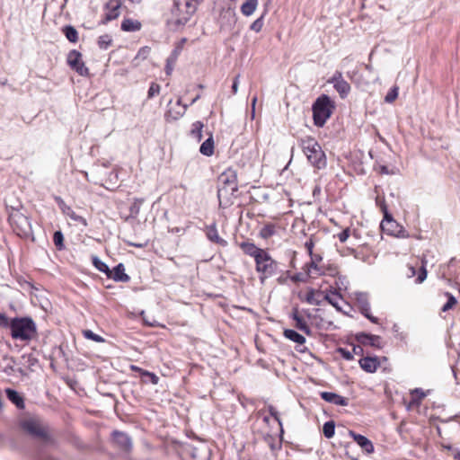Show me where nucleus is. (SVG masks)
<instances>
[{
    "label": "nucleus",
    "mask_w": 460,
    "mask_h": 460,
    "mask_svg": "<svg viewBox=\"0 0 460 460\" xmlns=\"http://www.w3.org/2000/svg\"><path fill=\"white\" fill-rule=\"evenodd\" d=\"M21 428L32 439L41 443L42 445L47 446L54 443V438L50 433L49 426L40 419H25L21 422Z\"/></svg>",
    "instance_id": "nucleus-1"
},
{
    "label": "nucleus",
    "mask_w": 460,
    "mask_h": 460,
    "mask_svg": "<svg viewBox=\"0 0 460 460\" xmlns=\"http://www.w3.org/2000/svg\"><path fill=\"white\" fill-rule=\"evenodd\" d=\"M300 146L312 166L318 170L324 169L327 165L325 153L320 144L312 137L300 139Z\"/></svg>",
    "instance_id": "nucleus-2"
},
{
    "label": "nucleus",
    "mask_w": 460,
    "mask_h": 460,
    "mask_svg": "<svg viewBox=\"0 0 460 460\" xmlns=\"http://www.w3.org/2000/svg\"><path fill=\"white\" fill-rule=\"evenodd\" d=\"M22 206H6L8 221L13 232L20 237L28 238L32 234L31 225L29 218L22 212Z\"/></svg>",
    "instance_id": "nucleus-3"
},
{
    "label": "nucleus",
    "mask_w": 460,
    "mask_h": 460,
    "mask_svg": "<svg viewBox=\"0 0 460 460\" xmlns=\"http://www.w3.org/2000/svg\"><path fill=\"white\" fill-rule=\"evenodd\" d=\"M10 331L12 338L20 341H30L37 332L36 324L30 317L12 318Z\"/></svg>",
    "instance_id": "nucleus-4"
},
{
    "label": "nucleus",
    "mask_w": 460,
    "mask_h": 460,
    "mask_svg": "<svg viewBox=\"0 0 460 460\" xmlns=\"http://www.w3.org/2000/svg\"><path fill=\"white\" fill-rule=\"evenodd\" d=\"M334 108V102L328 95L319 96L312 106L314 125L323 127L331 117Z\"/></svg>",
    "instance_id": "nucleus-5"
},
{
    "label": "nucleus",
    "mask_w": 460,
    "mask_h": 460,
    "mask_svg": "<svg viewBox=\"0 0 460 460\" xmlns=\"http://www.w3.org/2000/svg\"><path fill=\"white\" fill-rule=\"evenodd\" d=\"M255 270L260 274V282L264 284L265 280L278 273L279 262L272 259L270 253L265 251L256 261Z\"/></svg>",
    "instance_id": "nucleus-6"
},
{
    "label": "nucleus",
    "mask_w": 460,
    "mask_h": 460,
    "mask_svg": "<svg viewBox=\"0 0 460 460\" xmlns=\"http://www.w3.org/2000/svg\"><path fill=\"white\" fill-rule=\"evenodd\" d=\"M218 182L217 197L220 201L223 198L234 195L238 190L237 177L234 171L228 170L223 172L218 178Z\"/></svg>",
    "instance_id": "nucleus-7"
},
{
    "label": "nucleus",
    "mask_w": 460,
    "mask_h": 460,
    "mask_svg": "<svg viewBox=\"0 0 460 460\" xmlns=\"http://www.w3.org/2000/svg\"><path fill=\"white\" fill-rule=\"evenodd\" d=\"M384 218L380 224L382 231L389 235L404 238L408 235L404 228L399 225L388 212L386 204L383 202Z\"/></svg>",
    "instance_id": "nucleus-8"
},
{
    "label": "nucleus",
    "mask_w": 460,
    "mask_h": 460,
    "mask_svg": "<svg viewBox=\"0 0 460 460\" xmlns=\"http://www.w3.org/2000/svg\"><path fill=\"white\" fill-rule=\"evenodd\" d=\"M112 445L121 455L128 458L132 450L133 444L131 438L125 432L114 430L112 432Z\"/></svg>",
    "instance_id": "nucleus-9"
},
{
    "label": "nucleus",
    "mask_w": 460,
    "mask_h": 460,
    "mask_svg": "<svg viewBox=\"0 0 460 460\" xmlns=\"http://www.w3.org/2000/svg\"><path fill=\"white\" fill-rule=\"evenodd\" d=\"M357 306L359 312L373 323H378V318L371 314L368 295L365 292L357 291L354 293Z\"/></svg>",
    "instance_id": "nucleus-10"
},
{
    "label": "nucleus",
    "mask_w": 460,
    "mask_h": 460,
    "mask_svg": "<svg viewBox=\"0 0 460 460\" xmlns=\"http://www.w3.org/2000/svg\"><path fill=\"white\" fill-rule=\"evenodd\" d=\"M329 84H332L334 89L339 93L341 99H345L350 92L349 84L344 80L341 72L336 71L328 80Z\"/></svg>",
    "instance_id": "nucleus-11"
},
{
    "label": "nucleus",
    "mask_w": 460,
    "mask_h": 460,
    "mask_svg": "<svg viewBox=\"0 0 460 460\" xmlns=\"http://www.w3.org/2000/svg\"><path fill=\"white\" fill-rule=\"evenodd\" d=\"M67 64L73 70H75L80 75L85 76L88 75V68L82 61V55L77 50H71L68 53Z\"/></svg>",
    "instance_id": "nucleus-12"
},
{
    "label": "nucleus",
    "mask_w": 460,
    "mask_h": 460,
    "mask_svg": "<svg viewBox=\"0 0 460 460\" xmlns=\"http://www.w3.org/2000/svg\"><path fill=\"white\" fill-rule=\"evenodd\" d=\"M120 5V0H110L105 5L106 12L102 20V23L105 24L118 18L119 15Z\"/></svg>",
    "instance_id": "nucleus-13"
},
{
    "label": "nucleus",
    "mask_w": 460,
    "mask_h": 460,
    "mask_svg": "<svg viewBox=\"0 0 460 460\" xmlns=\"http://www.w3.org/2000/svg\"><path fill=\"white\" fill-rule=\"evenodd\" d=\"M349 435L354 439L355 442L367 454L374 452L373 443L365 436L357 434L353 430L349 431Z\"/></svg>",
    "instance_id": "nucleus-14"
},
{
    "label": "nucleus",
    "mask_w": 460,
    "mask_h": 460,
    "mask_svg": "<svg viewBox=\"0 0 460 460\" xmlns=\"http://www.w3.org/2000/svg\"><path fill=\"white\" fill-rule=\"evenodd\" d=\"M320 396L325 402L335 405L347 406L349 404V400L347 398L335 393L321 392Z\"/></svg>",
    "instance_id": "nucleus-15"
},
{
    "label": "nucleus",
    "mask_w": 460,
    "mask_h": 460,
    "mask_svg": "<svg viewBox=\"0 0 460 460\" xmlns=\"http://www.w3.org/2000/svg\"><path fill=\"white\" fill-rule=\"evenodd\" d=\"M357 340L363 345H369L376 348L381 347V337L378 335L360 332L357 334Z\"/></svg>",
    "instance_id": "nucleus-16"
},
{
    "label": "nucleus",
    "mask_w": 460,
    "mask_h": 460,
    "mask_svg": "<svg viewBox=\"0 0 460 460\" xmlns=\"http://www.w3.org/2000/svg\"><path fill=\"white\" fill-rule=\"evenodd\" d=\"M59 208L62 210L63 214L67 217L68 218H70L74 224L75 225H83V226H87V223H86V220L77 215L70 207H67L66 206L60 199H59Z\"/></svg>",
    "instance_id": "nucleus-17"
},
{
    "label": "nucleus",
    "mask_w": 460,
    "mask_h": 460,
    "mask_svg": "<svg viewBox=\"0 0 460 460\" xmlns=\"http://www.w3.org/2000/svg\"><path fill=\"white\" fill-rule=\"evenodd\" d=\"M239 246L246 255L252 257L254 261H256L265 252V250L257 247L251 242H243Z\"/></svg>",
    "instance_id": "nucleus-18"
},
{
    "label": "nucleus",
    "mask_w": 460,
    "mask_h": 460,
    "mask_svg": "<svg viewBox=\"0 0 460 460\" xmlns=\"http://www.w3.org/2000/svg\"><path fill=\"white\" fill-rule=\"evenodd\" d=\"M206 236L212 243H217L223 247L227 245V242L219 236L216 223L206 227Z\"/></svg>",
    "instance_id": "nucleus-19"
},
{
    "label": "nucleus",
    "mask_w": 460,
    "mask_h": 460,
    "mask_svg": "<svg viewBox=\"0 0 460 460\" xmlns=\"http://www.w3.org/2000/svg\"><path fill=\"white\" fill-rule=\"evenodd\" d=\"M360 367L367 373H374L377 370L380 363L376 357H365L359 360Z\"/></svg>",
    "instance_id": "nucleus-20"
},
{
    "label": "nucleus",
    "mask_w": 460,
    "mask_h": 460,
    "mask_svg": "<svg viewBox=\"0 0 460 460\" xmlns=\"http://www.w3.org/2000/svg\"><path fill=\"white\" fill-rule=\"evenodd\" d=\"M107 276L110 279H112L118 282H128L130 278L128 274L125 273V267L122 263H119L114 269L111 270V273Z\"/></svg>",
    "instance_id": "nucleus-21"
},
{
    "label": "nucleus",
    "mask_w": 460,
    "mask_h": 460,
    "mask_svg": "<svg viewBox=\"0 0 460 460\" xmlns=\"http://www.w3.org/2000/svg\"><path fill=\"white\" fill-rule=\"evenodd\" d=\"M292 318L296 322V327L301 332H305L307 335L311 334V329L304 320L302 316L299 315L297 309H294L292 313Z\"/></svg>",
    "instance_id": "nucleus-22"
},
{
    "label": "nucleus",
    "mask_w": 460,
    "mask_h": 460,
    "mask_svg": "<svg viewBox=\"0 0 460 460\" xmlns=\"http://www.w3.org/2000/svg\"><path fill=\"white\" fill-rule=\"evenodd\" d=\"M176 106L178 108L177 110L171 109L168 111V112L166 114L167 119H172L173 120H177L178 119H180L181 117H182L184 115V113L186 112V110L188 108L187 105L181 104V99H179L176 102Z\"/></svg>",
    "instance_id": "nucleus-23"
},
{
    "label": "nucleus",
    "mask_w": 460,
    "mask_h": 460,
    "mask_svg": "<svg viewBox=\"0 0 460 460\" xmlns=\"http://www.w3.org/2000/svg\"><path fill=\"white\" fill-rule=\"evenodd\" d=\"M5 393H6V395H7V398L13 403L16 405L17 408L19 409H23L24 408V402H23V399L22 397L19 394L18 392H16L15 390H13L11 388H7L5 390Z\"/></svg>",
    "instance_id": "nucleus-24"
},
{
    "label": "nucleus",
    "mask_w": 460,
    "mask_h": 460,
    "mask_svg": "<svg viewBox=\"0 0 460 460\" xmlns=\"http://www.w3.org/2000/svg\"><path fill=\"white\" fill-rule=\"evenodd\" d=\"M411 394V398L409 402V407L419 406L422 400L427 396L426 393L420 388H415Z\"/></svg>",
    "instance_id": "nucleus-25"
},
{
    "label": "nucleus",
    "mask_w": 460,
    "mask_h": 460,
    "mask_svg": "<svg viewBox=\"0 0 460 460\" xmlns=\"http://www.w3.org/2000/svg\"><path fill=\"white\" fill-rule=\"evenodd\" d=\"M193 0L186 1L187 13L181 18H179L175 21L176 25H184L190 20L191 14L196 11V5L192 3Z\"/></svg>",
    "instance_id": "nucleus-26"
},
{
    "label": "nucleus",
    "mask_w": 460,
    "mask_h": 460,
    "mask_svg": "<svg viewBox=\"0 0 460 460\" xmlns=\"http://www.w3.org/2000/svg\"><path fill=\"white\" fill-rule=\"evenodd\" d=\"M258 6V0H246L241 5V12L244 16H251Z\"/></svg>",
    "instance_id": "nucleus-27"
},
{
    "label": "nucleus",
    "mask_w": 460,
    "mask_h": 460,
    "mask_svg": "<svg viewBox=\"0 0 460 460\" xmlns=\"http://www.w3.org/2000/svg\"><path fill=\"white\" fill-rule=\"evenodd\" d=\"M141 29V23L132 19H124L121 22V30L124 31H137Z\"/></svg>",
    "instance_id": "nucleus-28"
},
{
    "label": "nucleus",
    "mask_w": 460,
    "mask_h": 460,
    "mask_svg": "<svg viewBox=\"0 0 460 460\" xmlns=\"http://www.w3.org/2000/svg\"><path fill=\"white\" fill-rule=\"evenodd\" d=\"M284 336L297 344H304L305 342V338L295 330L286 329L284 331Z\"/></svg>",
    "instance_id": "nucleus-29"
},
{
    "label": "nucleus",
    "mask_w": 460,
    "mask_h": 460,
    "mask_svg": "<svg viewBox=\"0 0 460 460\" xmlns=\"http://www.w3.org/2000/svg\"><path fill=\"white\" fill-rule=\"evenodd\" d=\"M199 152L207 156H210L214 153V140L212 136L206 139L199 147Z\"/></svg>",
    "instance_id": "nucleus-30"
},
{
    "label": "nucleus",
    "mask_w": 460,
    "mask_h": 460,
    "mask_svg": "<svg viewBox=\"0 0 460 460\" xmlns=\"http://www.w3.org/2000/svg\"><path fill=\"white\" fill-rule=\"evenodd\" d=\"M179 56V50L176 49L172 50L171 55L166 59L165 73L167 75H171Z\"/></svg>",
    "instance_id": "nucleus-31"
},
{
    "label": "nucleus",
    "mask_w": 460,
    "mask_h": 460,
    "mask_svg": "<svg viewBox=\"0 0 460 460\" xmlns=\"http://www.w3.org/2000/svg\"><path fill=\"white\" fill-rule=\"evenodd\" d=\"M204 128V124L201 121H195L192 124L190 135L192 138H194L196 141L199 142L203 136H202V129Z\"/></svg>",
    "instance_id": "nucleus-32"
},
{
    "label": "nucleus",
    "mask_w": 460,
    "mask_h": 460,
    "mask_svg": "<svg viewBox=\"0 0 460 460\" xmlns=\"http://www.w3.org/2000/svg\"><path fill=\"white\" fill-rule=\"evenodd\" d=\"M324 299L330 305H332L333 307H335L337 311H339V312L342 311L341 307L339 305V300L341 299V296L338 292L333 291V292H331V294H326L324 296Z\"/></svg>",
    "instance_id": "nucleus-33"
},
{
    "label": "nucleus",
    "mask_w": 460,
    "mask_h": 460,
    "mask_svg": "<svg viewBox=\"0 0 460 460\" xmlns=\"http://www.w3.org/2000/svg\"><path fill=\"white\" fill-rule=\"evenodd\" d=\"M62 31L66 38L72 43H75L78 40V31L75 27L71 25H66L62 28Z\"/></svg>",
    "instance_id": "nucleus-34"
},
{
    "label": "nucleus",
    "mask_w": 460,
    "mask_h": 460,
    "mask_svg": "<svg viewBox=\"0 0 460 460\" xmlns=\"http://www.w3.org/2000/svg\"><path fill=\"white\" fill-rule=\"evenodd\" d=\"M320 295V291H315L314 289L311 288L306 293L305 301L310 305H319L321 304V300L319 299Z\"/></svg>",
    "instance_id": "nucleus-35"
},
{
    "label": "nucleus",
    "mask_w": 460,
    "mask_h": 460,
    "mask_svg": "<svg viewBox=\"0 0 460 460\" xmlns=\"http://www.w3.org/2000/svg\"><path fill=\"white\" fill-rule=\"evenodd\" d=\"M92 261L93 266L101 272H103L106 274V276H110L109 274L111 273V270H110L109 266L101 261L97 256L92 257Z\"/></svg>",
    "instance_id": "nucleus-36"
},
{
    "label": "nucleus",
    "mask_w": 460,
    "mask_h": 460,
    "mask_svg": "<svg viewBox=\"0 0 460 460\" xmlns=\"http://www.w3.org/2000/svg\"><path fill=\"white\" fill-rule=\"evenodd\" d=\"M276 233V227L273 224H266L260 230V236L263 239H269Z\"/></svg>",
    "instance_id": "nucleus-37"
},
{
    "label": "nucleus",
    "mask_w": 460,
    "mask_h": 460,
    "mask_svg": "<svg viewBox=\"0 0 460 460\" xmlns=\"http://www.w3.org/2000/svg\"><path fill=\"white\" fill-rule=\"evenodd\" d=\"M311 261L305 265L307 268V274H310L311 269L315 270L316 271L321 274L320 268L318 267L317 263L322 261V256L319 254H312L310 255Z\"/></svg>",
    "instance_id": "nucleus-38"
},
{
    "label": "nucleus",
    "mask_w": 460,
    "mask_h": 460,
    "mask_svg": "<svg viewBox=\"0 0 460 460\" xmlns=\"http://www.w3.org/2000/svg\"><path fill=\"white\" fill-rule=\"evenodd\" d=\"M323 433L325 438H332L335 433V423L332 420L327 421L323 426Z\"/></svg>",
    "instance_id": "nucleus-39"
},
{
    "label": "nucleus",
    "mask_w": 460,
    "mask_h": 460,
    "mask_svg": "<svg viewBox=\"0 0 460 460\" xmlns=\"http://www.w3.org/2000/svg\"><path fill=\"white\" fill-rule=\"evenodd\" d=\"M142 382L147 384L151 383L153 385H157L159 382V377L152 372H149L147 370L142 372Z\"/></svg>",
    "instance_id": "nucleus-40"
},
{
    "label": "nucleus",
    "mask_w": 460,
    "mask_h": 460,
    "mask_svg": "<svg viewBox=\"0 0 460 460\" xmlns=\"http://www.w3.org/2000/svg\"><path fill=\"white\" fill-rule=\"evenodd\" d=\"M445 296L447 297V303L442 306L443 312H447L452 309L457 303L456 298L449 292H446Z\"/></svg>",
    "instance_id": "nucleus-41"
},
{
    "label": "nucleus",
    "mask_w": 460,
    "mask_h": 460,
    "mask_svg": "<svg viewBox=\"0 0 460 460\" xmlns=\"http://www.w3.org/2000/svg\"><path fill=\"white\" fill-rule=\"evenodd\" d=\"M112 43V39L110 35L104 34L98 38V47L101 49H107Z\"/></svg>",
    "instance_id": "nucleus-42"
},
{
    "label": "nucleus",
    "mask_w": 460,
    "mask_h": 460,
    "mask_svg": "<svg viewBox=\"0 0 460 460\" xmlns=\"http://www.w3.org/2000/svg\"><path fill=\"white\" fill-rule=\"evenodd\" d=\"M399 88L397 86H394L390 89L387 94L385 97V102L387 103H392L398 97Z\"/></svg>",
    "instance_id": "nucleus-43"
},
{
    "label": "nucleus",
    "mask_w": 460,
    "mask_h": 460,
    "mask_svg": "<svg viewBox=\"0 0 460 460\" xmlns=\"http://www.w3.org/2000/svg\"><path fill=\"white\" fill-rule=\"evenodd\" d=\"M83 334H84V338H86L88 340H92V341H96V342H102V341H104V339L102 337H101L100 335L94 333L91 330H84V331H83Z\"/></svg>",
    "instance_id": "nucleus-44"
},
{
    "label": "nucleus",
    "mask_w": 460,
    "mask_h": 460,
    "mask_svg": "<svg viewBox=\"0 0 460 460\" xmlns=\"http://www.w3.org/2000/svg\"><path fill=\"white\" fill-rule=\"evenodd\" d=\"M160 89L161 87L158 84L152 83L147 92L148 99H152L153 97L157 95L160 93Z\"/></svg>",
    "instance_id": "nucleus-45"
},
{
    "label": "nucleus",
    "mask_w": 460,
    "mask_h": 460,
    "mask_svg": "<svg viewBox=\"0 0 460 460\" xmlns=\"http://www.w3.org/2000/svg\"><path fill=\"white\" fill-rule=\"evenodd\" d=\"M263 26V16L256 19L250 26V29L253 31L259 32Z\"/></svg>",
    "instance_id": "nucleus-46"
},
{
    "label": "nucleus",
    "mask_w": 460,
    "mask_h": 460,
    "mask_svg": "<svg viewBox=\"0 0 460 460\" xmlns=\"http://www.w3.org/2000/svg\"><path fill=\"white\" fill-rule=\"evenodd\" d=\"M12 319H9L5 314L0 313V328H9L11 327Z\"/></svg>",
    "instance_id": "nucleus-47"
},
{
    "label": "nucleus",
    "mask_w": 460,
    "mask_h": 460,
    "mask_svg": "<svg viewBox=\"0 0 460 460\" xmlns=\"http://www.w3.org/2000/svg\"><path fill=\"white\" fill-rule=\"evenodd\" d=\"M269 411L270 414L278 421L279 425L280 426V431L281 433H283L282 422L281 420L279 419L278 411L273 406H270Z\"/></svg>",
    "instance_id": "nucleus-48"
},
{
    "label": "nucleus",
    "mask_w": 460,
    "mask_h": 460,
    "mask_svg": "<svg viewBox=\"0 0 460 460\" xmlns=\"http://www.w3.org/2000/svg\"><path fill=\"white\" fill-rule=\"evenodd\" d=\"M427 278V270L424 266L421 267L420 271L418 274V277L416 279V283L420 284L422 283Z\"/></svg>",
    "instance_id": "nucleus-49"
},
{
    "label": "nucleus",
    "mask_w": 460,
    "mask_h": 460,
    "mask_svg": "<svg viewBox=\"0 0 460 460\" xmlns=\"http://www.w3.org/2000/svg\"><path fill=\"white\" fill-rule=\"evenodd\" d=\"M349 236V229L346 228L345 230L341 231L340 234H338V238L341 243H345Z\"/></svg>",
    "instance_id": "nucleus-50"
},
{
    "label": "nucleus",
    "mask_w": 460,
    "mask_h": 460,
    "mask_svg": "<svg viewBox=\"0 0 460 460\" xmlns=\"http://www.w3.org/2000/svg\"><path fill=\"white\" fill-rule=\"evenodd\" d=\"M339 352L341 353V355L342 356L343 358L347 359V360H351L353 359V355L350 351L347 350L346 349H339Z\"/></svg>",
    "instance_id": "nucleus-51"
},
{
    "label": "nucleus",
    "mask_w": 460,
    "mask_h": 460,
    "mask_svg": "<svg viewBox=\"0 0 460 460\" xmlns=\"http://www.w3.org/2000/svg\"><path fill=\"white\" fill-rule=\"evenodd\" d=\"M239 78H240V75H236L233 81V84H232V92H233V94H236L237 92H238V86H239Z\"/></svg>",
    "instance_id": "nucleus-52"
},
{
    "label": "nucleus",
    "mask_w": 460,
    "mask_h": 460,
    "mask_svg": "<svg viewBox=\"0 0 460 460\" xmlns=\"http://www.w3.org/2000/svg\"><path fill=\"white\" fill-rule=\"evenodd\" d=\"M314 246V242H313V240H312V239H310V240H308V241H306V242H305V249L307 250V252H308L309 255L314 254V253L313 252Z\"/></svg>",
    "instance_id": "nucleus-53"
},
{
    "label": "nucleus",
    "mask_w": 460,
    "mask_h": 460,
    "mask_svg": "<svg viewBox=\"0 0 460 460\" xmlns=\"http://www.w3.org/2000/svg\"><path fill=\"white\" fill-rule=\"evenodd\" d=\"M256 102H257V97H253L252 100V118L253 119L254 116H255V105H256Z\"/></svg>",
    "instance_id": "nucleus-54"
},
{
    "label": "nucleus",
    "mask_w": 460,
    "mask_h": 460,
    "mask_svg": "<svg viewBox=\"0 0 460 460\" xmlns=\"http://www.w3.org/2000/svg\"><path fill=\"white\" fill-rule=\"evenodd\" d=\"M149 49L147 48H142L139 49L137 56H143L146 58V56L148 54Z\"/></svg>",
    "instance_id": "nucleus-55"
},
{
    "label": "nucleus",
    "mask_w": 460,
    "mask_h": 460,
    "mask_svg": "<svg viewBox=\"0 0 460 460\" xmlns=\"http://www.w3.org/2000/svg\"><path fill=\"white\" fill-rule=\"evenodd\" d=\"M130 368H131L133 371H135V372H138V373L140 374V376H142V372H143V371H145L144 369L140 368L139 367H137V366H134V365H132V366L130 367Z\"/></svg>",
    "instance_id": "nucleus-56"
},
{
    "label": "nucleus",
    "mask_w": 460,
    "mask_h": 460,
    "mask_svg": "<svg viewBox=\"0 0 460 460\" xmlns=\"http://www.w3.org/2000/svg\"><path fill=\"white\" fill-rule=\"evenodd\" d=\"M58 231H55L53 233V235H52V241H53V243L56 247H58Z\"/></svg>",
    "instance_id": "nucleus-57"
},
{
    "label": "nucleus",
    "mask_w": 460,
    "mask_h": 460,
    "mask_svg": "<svg viewBox=\"0 0 460 460\" xmlns=\"http://www.w3.org/2000/svg\"><path fill=\"white\" fill-rule=\"evenodd\" d=\"M225 13H226V15H228L229 17H232L233 19H234V17H235V13H234V12L232 9H230V8H228L227 10H226Z\"/></svg>",
    "instance_id": "nucleus-58"
},
{
    "label": "nucleus",
    "mask_w": 460,
    "mask_h": 460,
    "mask_svg": "<svg viewBox=\"0 0 460 460\" xmlns=\"http://www.w3.org/2000/svg\"><path fill=\"white\" fill-rule=\"evenodd\" d=\"M63 246H64V244H63V234L59 231V251L63 248Z\"/></svg>",
    "instance_id": "nucleus-59"
},
{
    "label": "nucleus",
    "mask_w": 460,
    "mask_h": 460,
    "mask_svg": "<svg viewBox=\"0 0 460 460\" xmlns=\"http://www.w3.org/2000/svg\"><path fill=\"white\" fill-rule=\"evenodd\" d=\"M383 202L385 204V200H380L379 199H376V204L381 208V210L383 211Z\"/></svg>",
    "instance_id": "nucleus-60"
},
{
    "label": "nucleus",
    "mask_w": 460,
    "mask_h": 460,
    "mask_svg": "<svg viewBox=\"0 0 460 460\" xmlns=\"http://www.w3.org/2000/svg\"><path fill=\"white\" fill-rule=\"evenodd\" d=\"M199 98H200V95H199V94H198L196 97H194V98L192 99V101H191L190 104L195 103V102H196Z\"/></svg>",
    "instance_id": "nucleus-61"
},
{
    "label": "nucleus",
    "mask_w": 460,
    "mask_h": 460,
    "mask_svg": "<svg viewBox=\"0 0 460 460\" xmlns=\"http://www.w3.org/2000/svg\"><path fill=\"white\" fill-rule=\"evenodd\" d=\"M409 270H410V272H411V276L415 275V269H414V267H410Z\"/></svg>",
    "instance_id": "nucleus-62"
},
{
    "label": "nucleus",
    "mask_w": 460,
    "mask_h": 460,
    "mask_svg": "<svg viewBox=\"0 0 460 460\" xmlns=\"http://www.w3.org/2000/svg\"><path fill=\"white\" fill-rule=\"evenodd\" d=\"M40 460H55V459H54V458H52V457H49V456H42V457L40 458Z\"/></svg>",
    "instance_id": "nucleus-63"
},
{
    "label": "nucleus",
    "mask_w": 460,
    "mask_h": 460,
    "mask_svg": "<svg viewBox=\"0 0 460 460\" xmlns=\"http://www.w3.org/2000/svg\"><path fill=\"white\" fill-rule=\"evenodd\" d=\"M293 279H294V280H299L300 279H299V276H295V277L293 278Z\"/></svg>",
    "instance_id": "nucleus-64"
}]
</instances>
